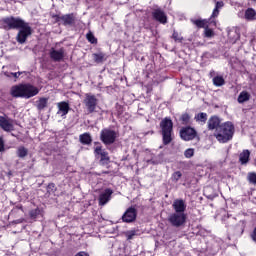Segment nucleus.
<instances>
[{"label": "nucleus", "instance_id": "15", "mask_svg": "<svg viewBox=\"0 0 256 256\" xmlns=\"http://www.w3.org/2000/svg\"><path fill=\"white\" fill-rule=\"evenodd\" d=\"M58 112L57 115H60L61 117H65L67 113H69V103L62 101L57 104Z\"/></svg>", "mask_w": 256, "mask_h": 256}, {"label": "nucleus", "instance_id": "11", "mask_svg": "<svg viewBox=\"0 0 256 256\" xmlns=\"http://www.w3.org/2000/svg\"><path fill=\"white\" fill-rule=\"evenodd\" d=\"M64 58H65V49L60 48L57 50L55 48H51L50 59H52L53 61L59 62V61H63Z\"/></svg>", "mask_w": 256, "mask_h": 256}, {"label": "nucleus", "instance_id": "24", "mask_svg": "<svg viewBox=\"0 0 256 256\" xmlns=\"http://www.w3.org/2000/svg\"><path fill=\"white\" fill-rule=\"evenodd\" d=\"M16 154L17 157H20V159H24V157H27V155H29V150L24 146H20L18 147Z\"/></svg>", "mask_w": 256, "mask_h": 256}, {"label": "nucleus", "instance_id": "9", "mask_svg": "<svg viewBox=\"0 0 256 256\" xmlns=\"http://www.w3.org/2000/svg\"><path fill=\"white\" fill-rule=\"evenodd\" d=\"M137 219V209L134 207L128 208L122 215L123 223H133Z\"/></svg>", "mask_w": 256, "mask_h": 256}, {"label": "nucleus", "instance_id": "33", "mask_svg": "<svg viewBox=\"0 0 256 256\" xmlns=\"http://www.w3.org/2000/svg\"><path fill=\"white\" fill-rule=\"evenodd\" d=\"M193 155H195V150L193 148H189L184 152V156L186 157V159H191Z\"/></svg>", "mask_w": 256, "mask_h": 256}, {"label": "nucleus", "instance_id": "42", "mask_svg": "<svg viewBox=\"0 0 256 256\" xmlns=\"http://www.w3.org/2000/svg\"><path fill=\"white\" fill-rule=\"evenodd\" d=\"M251 239H252V241H254V243H256V227L254 228V230L251 234Z\"/></svg>", "mask_w": 256, "mask_h": 256}, {"label": "nucleus", "instance_id": "39", "mask_svg": "<svg viewBox=\"0 0 256 256\" xmlns=\"http://www.w3.org/2000/svg\"><path fill=\"white\" fill-rule=\"evenodd\" d=\"M233 35H234V39H232V41H237V39H239V34H237V32H229L228 33V37L231 39V37H233Z\"/></svg>", "mask_w": 256, "mask_h": 256}, {"label": "nucleus", "instance_id": "29", "mask_svg": "<svg viewBox=\"0 0 256 256\" xmlns=\"http://www.w3.org/2000/svg\"><path fill=\"white\" fill-rule=\"evenodd\" d=\"M47 101V98H41L37 103V109H39V111L45 109V107H47Z\"/></svg>", "mask_w": 256, "mask_h": 256}, {"label": "nucleus", "instance_id": "1", "mask_svg": "<svg viewBox=\"0 0 256 256\" xmlns=\"http://www.w3.org/2000/svg\"><path fill=\"white\" fill-rule=\"evenodd\" d=\"M0 29H5V31H11V29H19L16 36L18 43L23 45L27 38L33 33V29L29 26V23L25 22L21 18L6 17L0 20Z\"/></svg>", "mask_w": 256, "mask_h": 256}, {"label": "nucleus", "instance_id": "6", "mask_svg": "<svg viewBox=\"0 0 256 256\" xmlns=\"http://www.w3.org/2000/svg\"><path fill=\"white\" fill-rule=\"evenodd\" d=\"M187 216L185 213L174 212L168 216V221L173 227H181L185 225Z\"/></svg>", "mask_w": 256, "mask_h": 256}, {"label": "nucleus", "instance_id": "35", "mask_svg": "<svg viewBox=\"0 0 256 256\" xmlns=\"http://www.w3.org/2000/svg\"><path fill=\"white\" fill-rule=\"evenodd\" d=\"M248 181L253 185H256V173H249L248 174Z\"/></svg>", "mask_w": 256, "mask_h": 256}, {"label": "nucleus", "instance_id": "27", "mask_svg": "<svg viewBox=\"0 0 256 256\" xmlns=\"http://www.w3.org/2000/svg\"><path fill=\"white\" fill-rule=\"evenodd\" d=\"M255 15H256L255 10L252 8H249L245 12V19H247L248 21H253V19H255Z\"/></svg>", "mask_w": 256, "mask_h": 256}, {"label": "nucleus", "instance_id": "10", "mask_svg": "<svg viewBox=\"0 0 256 256\" xmlns=\"http://www.w3.org/2000/svg\"><path fill=\"white\" fill-rule=\"evenodd\" d=\"M112 195H113V191L111 190V188H108L102 191L98 198L99 205L101 206L107 205V203L111 201Z\"/></svg>", "mask_w": 256, "mask_h": 256}, {"label": "nucleus", "instance_id": "43", "mask_svg": "<svg viewBox=\"0 0 256 256\" xmlns=\"http://www.w3.org/2000/svg\"><path fill=\"white\" fill-rule=\"evenodd\" d=\"M75 256H89V254L85 253V252H79L78 254H76Z\"/></svg>", "mask_w": 256, "mask_h": 256}, {"label": "nucleus", "instance_id": "26", "mask_svg": "<svg viewBox=\"0 0 256 256\" xmlns=\"http://www.w3.org/2000/svg\"><path fill=\"white\" fill-rule=\"evenodd\" d=\"M213 85H215V87H223V85H225V79L223 76H215L213 78Z\"/></svg>", "mask_w": 256, "mask_h": 256}, {"label": "nucleus", "instance_id": "16", "mask_svg": "<svg viewBox=\"0 0 256 256\" xmlns=\"http://www.w3.org/2000/svg\"><path fill=\"white\" fill-rule=\"evenodd\" d=\"M95 153L97 155H100V161L101 163H109V153H107V151L103 150V148H101V146H98L95 148Z\"/></svg>", "mask_w": 256, "mask_h": 256}, {"label": "nucleus", "instance_id": "7", "mask_svg": "<svg viewBox=\"0 0 256 256\" xmlns=\"http://www.w3.org/2000/svg\"><path fill=\"white\" fill-rule=\"evenodd\" d=\"M100 139L104 145H113L117 139V132L114 130L103 129L100 133Z\"/></svg>", "mask_w": 256, "mask_h": 256}, {"label": "nucleus", "instance_id": "37", "mask_svg": "<svg viewBox=\"0 0 256 256\" xmlns=\"http://www.w3.org/2000/svg\"><path fill=\"white\" fill-rule=\"evenodd\" d=\"M204 33H205V37H213L214 35V32L207 26L205 27Z\"/></svg>", "mask_w": 256, "mask_h": 256}, {"label": "nucleus", "instance_id": "41", "mask_svg": "<svg viewBox=\"0 0 256 256\" xmlns=\"http://www.w3.org/2000/svg\"><path fill=\"white\" fill-rule=\"evenodd\" d=\"M10 75H12V77H14L15 79H19V76L23 75V72H14V73H11Z\"/></svg>", "mask_w": 256, "mask_h": 256}, {"label": "nucleus", "instance_id": "12", "mask_svg": "<svg viewBox=\"0 0 256 256\" xmlns=\"http://www.w3.org/2000/svg\"><path fill=\"white\" fill-rule=\"evenodd\" d=\"M0 127L3 131L11 132L15 130L13 120L0 116Z\"/></svg>", "mask_w": 256, "mask_h": 256}, {"label": "nucleus", "instance_id": "40", "mask_svg": "<svg viewBox=\"0 0 256 256\" xmlns=\"http://www.w3.org/2000/svg\"><path fill=\"white\" fill-rule=\"evenodd\" d=\"M5 151V142L3 141V138L0 137V153Z\"/></svg>", "mask_w": 256, "mask_h": 256}, {"label": "nucleus", "instance_id": "25", "mask_svg": "<svg viewBox=\"0 0 256 256\" xmlns=\"http://www.w3.org/2000/svg\"><path fill=\"white\" fill-rule=\"evenodd\" d=\"M61 21H63L64 25H73V22L75 19L73 18V15L68 14L60 17Z\"/></svg>", "mask_w": 256, "mask_h": 256}, {"label": "nucleus", "instance_id": "18", "mask_svg": "<svg viewBox=\"0 0 256 256\" xmlns=\"http://www.w3.org/2000/svg\"><path fill=\"white\" fill-rule=\"evenodd\" d=\"M124 235L128 241H131V239H135V237H139V235H141V232L139 231V229H133V230L126 231Z\"/></svg>", "mask_w": 256, "mask_h": 256}, {"label": "nucleus", "instance_id": "13", "mask_svg": "<svg viewBox=\"0 0 256 256\" xmlns=\"http://www.w3.org/2000/svg\"><path fill=\"white\" fill-rule=\"evenodd\" d=\"M172 207L175 213H185V209H187V204L183 199H176L174 200Z\"/></svg>", "mask_w": 256, "mask_h": 256}, {"label": "nucleus", "instance_id": "19", "mask_svg": "<svg viewBox=\"0 0 256 256\" xmlns=\"http://www.w3.org/2000/svg\"><path fill=\"white\" fill-rule=\"evenodd\" d=\"M191 23H193V25H196V27H198L199 29H205L209 21H207L206 19H197V20L192 19Z\"/></svg>", "mask_w": 256, "mask_h": 256}, {"label": "nucleus", "instance_id": "8", "mask_svg": "<svg viewBox=\"0 0 256 256\" xmlns=\"http://www.w3.org/2000/svg\"><path fill=\"white\" fill-rule=\"evenodd\" d=\"M180 137L183 141H193L197 137V131L191 127H184L180 130Z\"/></svg>", "mask_w": 256, "mask_h": 256}, {"label": "nucleus", "instance_id": "3", "mask_svg": "<svg viewBox=\"0 0 256 256\" xmlns=\"http://www.w3.org/2000/svg\"><path fill=\"white\" fill-rule=\"evenodd\" d=\"M234 133L235 127L233 126V123L226 122L216 129L215 137L219 143H227V141H231L233 139Z\"/></svg>", "mask_w": 256, "mask_h": 256}, {"label": "nucleus", "instance_id": "44", "mask_svg": "<svg viewBox=\"0 0 256 256\" xmlns=\"http://www.w3.org/2000/svg\"><path fill=\"white\" fill-rule=\"evenodd\" d=\"M255 1V3H256V0H254Z\"/></svg>", "mask_w": 256, "mask_h": 256}, {"label": "nucleus", "instance_id": "2", "mask_svg": "<svg viewBox=\"0 0 256 256\" xmlns=\"http://www.w3.org/2000/svg\"><path fill=\"white\" fill-rule=\"evenodd\" d=\"M39 94V88L31 84H19L11 88L12 97H23L24 99H31Z\"/></svg>", "mask_w": 256, "mask_h": 256}, {"label": "nucleus", "instance_id": "36", "mask_svg": "<svg viewBox=\"0 0 256 256\" xmlns=\"http://www.w3.org/2000/svg\"><path fill=\"white\" fill-rule=\"evenodd\" d=\"M172 37L175 41H178L179 43H181L183 41V37L180 34H178L177 32H174Z\"/></svg>", "mask_w": 256, "mask_h": 256}, {"label": "nucleus", "instance_id": "23", "mask_svg": "<svg viewBox=\"0 0 256 256\" xmlns=\"http://www.w3.org/2000/svg\"><path fill=\"white\" fill-rule=\"evenodd\" d=\"M93 140L91 139V134L90 133H84L80 135V143L83 145H91V142Z\"/></svg>", "mask_w": 256, "mask_h": 256}, {"label": "nucleus", "instance_id": "38", "mask_svg": "<svg viewBox=\"0 0 256 256\" xmlns=\"http://www.w3.org/2000/svg\"><path fill=\"white\" fill-rule=\"evenodd\" d=\"M41 213V210L39 209V208H36V209H34V210H32L31 212H30V216L33 218V219H35V217H37V215H39Z\"/></svg>", "mask_w": 256, "mask_h": 256}, {"label": "nucleus", "instance_id": "21", "mask_svg": "<svg viewBox=\"0 0 256 256\" xmlns=\"http://www.w3.org/2000/svg\"><path fill=\"white\" fill-rule=\"evenodd\" d=\"M195 121H197V123H201V125H205V123H207V113L205 112H201L195 115L194 117Z\"/></svg>", "mask_w": 256, "mask_h": 256}, {"label": "nucleus", "instance_id": "34", "mask_svg": "<svg viewBox=\"0 0 256 256\" xmlns=\"http://www.w3.org/2000/svg\"><path fill=\"white\" fill-rule=\"evenodd\" d=\"M191 119V116H189V114L185 113V114H182L181 116V121L183 123V125H187V123H189Z\"/></svg>", "mask_w": 256, "mask_h": 256}, {"label": "nucleus", "instance_id": "5", "mask_svg": "<svg viewBox=\"0 0 256 256\" xmlns=\"http://www.w3.org/2000/svg\"><path fill=\"white\" fill-rule=\"evenodd\" d=\"M99 100L93 94H85V98L83 100V104L88 113H95V109H97V105Z\"/></svg>", "mask_w": 256, "mask_h": 256}, {"label": "nucleus", "instance_id": "31", "mask_svg": "<svg viewBox=\"0 0 256 256\" xmlns=\"http://www.w3.org/2000/svg\"><path fill=\"white\" fill-rule=\"evenodd\" d=\"M181 177H183V174L181 173V171H176L172 174L171 179L174 183H177V181H179V179H181Z\"/></svg>", "mask_w": 256, "mask_h": 256}, {"label": "nucleus", "instance_id": "28", "mask_svg": "<svg viewBox=\"0 0 256 256\" xmlns=\"http://www.w3.org/2000/svg\"><path fill=\"white\" fill-rule=\"evenodd\" d=\"M221 7H223V2H217L212 12L211 18L219 17V9H221Z\"/></svg>", "mask_w": 256, "mask_h": 256}, {"label": "nucleus", "instance_id": "32", "mask_svg": "<svg viewBox=\"0 0 256 256\" xmlns=\"http://www.w3.org/2000/svg\"><path fill=\"white\" fill-rule=\"evenodd\" d=\"M86 39L89 41V43H92V44L97 43V38H95V35H93V32H88L86 34Z\"/></svg>", "mask_w": 256, "mask_h": 256}, {"label": "nucleus", "instance_id": "20", "mask_svg": "<svg viewBox=\"0 0 256 256\" xmlns=\"http://www.w3.org/2000/svg\"><path fill=\"white\" fill-rule=\"evenodd\" d=\"M251 155V152L249 150H244L239 157V161L242 165H245L249 162V157Z\"/></svg>", "mask_w": 256, "mask_h": 256}, {"label": "nucleus", "instance_id": "30", "mask_svg": "<svg viewBox=\"0 0 256 256\" xmlns=\"http://www.w3.org/2000/svg\"><path fill=\"white\" fill-rule=\"evenodd\" d=\"M93 57L96 63H103L105 59V54L103 53L93 54Z\"/></svg>", "mask_w": 256, "mask_h": 256}, {"label": "nucleus", "instance_id": "14", "mask_svg": "<svg viewBox=\"0 0 256 256\" xmlns=\"http://www.w3.org/2000/svg\"><path fill=\"white\" fill-rule=\"evenodd\" d=\"M152 17L158 21L159 23H162L163 25H165V23H167V15L165 14V12H163V10L161 9H156L152 12Z\"/></svg>", "mask_w": 256, "mask_h": 256}, {"label": "nucleus", "instance_id": "4", "mask_svg": "<svg viewBox=\"0 0 256 256\" xmlns=\"http://www.w3.org/2000/svg\"><path fill=\"white\" fill-rule=\"evenodd\" d=\"M164 145H169L173 141V120L171 118H164L160 122Z\"/></svg>", "mask_w": 256, "mask_h": 256}, {"label": "nucleus", "instance_id": "22", "mask_svg": "<svg viewBox=\"0 0 256 256\" xmlns=\"http://www.w3.org/2000/svg\"><path fill=\"white\" fill-rule=\"evenodd\" d=\"M251 99V94L247 91H242L238 96V103H246Z\"/></svg>", "mask_w": 256, "mask_h": 256}, {"label": "nucleus", "instance_id": "17", "mask_svg": "<svg viewBox=\"0 0 256 256\" xmlns=\"http://www.w3.org/2000/svg\"><path fill=\"white\" fill-rule=\"evenodd\" d=\"M220 123H221V120H219L218 117L212 116L208 120V129H210V130L217 129V128L221 127Z\"/></svg>", "mask_w": 256, "mask_h": 256}]
</instances>
